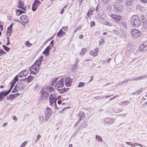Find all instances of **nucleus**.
Instances as JSON below:
<instances>
[{
  "instance_id": "nucleus-24",
  "label": "nucleus",
  "mask_w": 147,
  "mask_h": 147,
  "mask_svg": "<svg viewBox=\"0 0 147 147\" xmlns=\"http://www.w3.org/2000/svg\"><path fill=\"white\" fill-rule=\"evenodd\" d=\"M78 116L80 117L79 121L85 118L84 113L82 111H80L78 114Z\"/></svg>"
},
{
  "instance_id": "nucleus-52",
  "label": "nucleus",
  "mask_w": 147,
  "mask_h": 147,
  "mask_svg": "<svg viewBox=\"0 0 147 147\" xmlns=\"http://www.w3.org/2000/svg\"><path fill=\"white\" fill-rule=\"evenodd\" d=\"M13 119L15 121H16L17 119V117L15 116H13Z\"/></svg>"
},
{
  "instance_id": "nucleus-63",
  "label": "nucleus",
  "mask_w": 147,
  "mask_h": 147,
  "mask_svg": "<svg viewBox=\"0 0 147 147\" xmlns=\"http://www.w3.org/2000/svg\"><path fill=\"white\" fill-rule=\"evenodd\" d=\"M136 146V145H135V144H131V145L130 146H131L132 147H134L135 146Z\"/></svg>"
},
{
  "instance_id": "nucleus-14",
  "label": "nucleus",
  "mask_w": 147,
  "mask_h": 147,
  "mask_svg": "<svg viewBox=\"0 0 147 147\" xmlns=\"http://www.w3.org/2000/svg\"><path fill=\"white\" fill-rule=\"evenodd\" d=\"M114 121V119L110 118H106L104 119V122L105 124H111Z\"/></svg>"
},
{
  "instance_id": "nucleus-47",
  "label": "nucleus",
  "mask_w": 147,
  "mask_h": 147,
  "mask_svg": "<svg viewBox=\"0 0 147 147\" xmlns=\"http://www.w3.org/2000/svg\"><path fill=\"white\" fill-rule=\"evenodd\" d=\"M63 29L65 31H66L68 29V27L67 26H63V27L62 29Z\"/></svg>"
},
{
  "instance_id": "nucleus-15",
  "label": "nucleus",
  "mask_w": 147,
  "mask_h": 147,
  "mask_svg": "<svg viewBox=\"0 0 147 147\" xmlns=\"http://www.w3.org/2000/svg\"><path fill=\"white\" fill-rule=\"evenodd\" d=\"M18 7L23 10L26 11V8L24 7V1H20L18 3Z\"/></svg>"
},
{
  "instance_id": "nucleus-42",
  "label": "nucleus",
  "mask_w": 147,
  "mask_h": 147,
  "mask_svg": "<svg viewBox=\"0 0 147 147\" xmlns=\"http://www.w3.org/2000/svg\"><path fill=\"white\" fill-rule=\"evenodd\" d=\"M105 42L103 38H101L99 42V44L101 45L104 43Z\"/></svg>"
},
{
  "instance_id": "nucleus-9",
  "label": "nucleus",
  "mask_w": 147,
  "mask_h": 147,
  "mask_svg": "<svg viewBox=\"0 0 147 147\" xmlns=\"http://www.w3.org/2000/svg\"><path fill=\"white\" fill-rule=\"evenodd\" d=\"M41 3V2L39 1L35 0L32 6V10L34 11H35Z\"/></svg>"
},
{
  "instance_id": "nucleus-45",
  "label": "nucleus",
  "mask_w": 147,
  "mask_h": 147,
  "mask_svg": "<svg viewBox=\"0 0 147 147\" xmlns=\"http://www.w3.org/2000/svg\"><path fill=\"white\" fill-rule=\"evenodd\" d=\"M41 137V135L40 134H38L37 137H36V141H38L39 140V139Z\"/></svg>"
},
{
  "instance_id": "nucleus-64",
  "label": "nucleus",
  "mask_w": 147,
  "mask_h": 147,
  "mask_svg": "<svg viewBox=\"0 0 147 147\" xmlns=\"http://www.w3.org/2000/svg\"><path fill=\"white\" fill-rule=\"evenodd\" d=\"M140 18L141 19H142V20H144V16L143 15H142L141 16V17H140Z\"/></svg>"
},
{
  "instance_id": "nucleus-18",
  "label": "nucleus",
  "mask_w": 147,
  "mask_h": 147,
  "mask_svg": "<svg viewBox=\"0 0 147 147\" xmlns=\"http://www.w3.org/2000/svg\"><path fill=\"white\" fill-rule=\"evenodd\" d=\"M10 91H3L0 93V100L2 99L3 98L6 96L10 93Z\"/></svg>"
},
{
  "instance_id": "nucleus-59",
  "label": "nucleus",
  "mask_w": 147,
  "mask_h": 147,
  "mask_svg": "<svg viewBox=\"0 0 147 147\" xmlns=\"http://www.w3.org/2000/svg\"><path fill=\"white\" fill-rule=\"evenodd\" d=\"M125 143H127L128 145L131 146L132 143L131 142H126Z\"/></svg>"
},
{
  "instance_id": "nucleus-29",
  "label": "nucleus",
  "mask_w": 147,
  "mask_h": 147,
  "mask_svg": "<svg viewBox=\"0 0 147 147\" xmlns=\"http://www.w3.org/2000/svg\"><path fill=\"white\" fill-rule=\"evenodd\" d=\"M68 89V88H64L62 89H58V91L61 94H62L67 91Z\"/></svg>"
},
{
  "instance_id": "nucleus-55",
  "label": "nucleus",
  "mask_w": 147,
  "mask_h": 147,
  "mask_svg": "<svg viewBox=\"0 0 147 147\" xmlns=\"http://www.w3.org/2000/svg\"><path fill=\"white\" fill-rule=\"evenodd\" d=\"M66 109V107H64L63 109L61 111H59V112L60 113H61L63 111H64Z\"/></svg>"
},
{
  "instance_id": "nucleus-28",
  "label": "nucleus",
  "mask_w": 147,
  "mask_h": 147,
  "mask_svg": "<svg viewBox=\"0 0 147 147\" xmlns=\"http://www.w3.org/2000/svg\"><path fill=\"white\" fill-rule=\"evenodd\" d=\"M143 90V89L142 88H141L138 89V90L136 92H133L132 94V95H134L136 94L137 95H138L139 94L141 93Z\"/></svg>"
},
{
  "instance_id": "nucleus-8",
  "label": "nucleus",
  "mask_w": 147,
  "mask_h": 147,
  "mask_svg": "<svg viewBox=\"0 0 147 147\" xmlns=\"http://www.w3.org/2000/svg\"><path fill=\"white\" fill-rule=\"evenodd\" d=\"M133 49L134 47L133 45L131 44L127 45L126 49V53L128 54H130L132 52Z\"/></svg>"
},
{
  "instance_id": "nucleus-62",
  "label": "nucleus",
  "mask_w": 147,
  "mask_h": 147,
  "mask_svg": "<svg viewBox=\"0 0 147 147\" xmlns=\"http://www.w3.org/2000/svg\"><path fill=\"white\" fill-rule=\"evenodd\" d=\"M136 146V145H135V144H131V145L130 146H131L132 147H134L135 146Z\"/></svg>"
},
{
  "instance_id": "nucleus-56",
  "label": "nucleus",
  "mask_w": 147,
  "mask_h": 147,
  "mask_svg": "<svg viewBox=\"0 0 147 147\" xmlns=\"http://www.w3.org/2000/svg\"><path fill=\"white\" fill-rule=\"evenodd\" d=\"M111 60V58H109L106 60V61L107 62V63H109Z\"/></svg>"
},
{
  "instance_id": "nucleus-34",
  "label": "nucleus",
  "mask_w": 147,
  "mask_h": 147,
  "mask_svg": "<svg viewBox=\"0 0 147 147\" xmlns=\"http://www.w3.org/2000/svg\"><path fill=\"white\" fill-rule=\"evenodd\" d=\"M10 84H11V87L10 88L9 90H8V91H10L9 92H10L11 91V90L13 88V87L15 85V84L16 83H14L13 82H10Z\"/></svg>"
},
{
  "instance_id": "nucleus-32",
  "label": "nucleus",
  "mask_w": 147,
  "mask_h": 147,
  "mask_svg": "<svg viewBox=\"0 0 147 147\" xmlns=\"http://www.w3.org/2000/svg\"><path fill=\"white\" fill-rule=\"evenodd\" d=\"M134 1V0H126L125 1L126 4L128 6L131 5Z\"/></svg>"
},
{
  "instance_id": "nucleus-10",
  "label": "nucleus",
  "mask_w": 147,
  "mask_h": 147,
  "mask_svg": "<svg viewBox=\"0 0 147 147\" xmlns=\"http://www.w3.org/2000/svg\"><path fill=\"white\" fill-rule=\"evenodd\" d=\"M63 86V79L61 78L56 84L55 87L56 89H57L59 88L62 87Z\"/></svg>"
},
{
  "instance_id": "nucleus-2",
  "label": "nucleus",
  "mask_w": 147,
  "mask_h": 147,
  "mask_svg": "<svg viewBox=\"0 0 147 147\" xmlns=\"http://www.w3.org/2000/svg\"><path fill=\"white\" fill-rule=\"evenodd\" d=\"M60 96H59L58 97H57V93L54 92V93H53L50 95L49 97V100L50 104L52 105L53 104V103H55V108L56 109H57V108H56L57 107L56 105V101Z\"/></svg>"
},
{
  "instance_id": "nucleus-57",
  "label": "nucleus",
  "mask_w": 147,
  "mask_h": 147,
  "mask_svg": "<svg viewBox=\"0 0 147 147\" xmlns=\"http://www.w3.org/2000/svg\"><path fill=\"white\" fill-rule=\"evenodd\" d=\"M105 23L106 25H107L109 26H111V24L109 22H106Z\"/></svg>"
},
{
  "instance_id": "nucleus-3",
  "label": "nucleus",
  "mask_w": 147,
  "mask_h": 147,
  "mask_svg": "<svg viewBox=\"0 0 147 147\" xmlns=\"http://www.w3.org/2000/svg\"><path fill=\"white\" fill-rule=\"evenodd\" d=\"M131 34L133 38H137L141 35V32L138 29H134L131 31Z\"/></svg>"
},
{
  "instance_id": "nucleus-4",
  "label": "nucleus",
  "mask_w": 147,
  "mask_h": 147,
  "mask_svg": "<svg viewBox=\"0 0 147 147\" xmlns=\"http://www.w3.org/2000/svg\"><path fill=\"white\" fill-rule=\"evenodd\" d=\"M114 10L117 13L121 11L123 9V6L119 3H115L113 6Z\"/></svg>"
},
{
  "instance_id": "nucleus-27",
  "label": "nucleus",
  "mask_w": 147,
  "mask_h": 147,
  "mask_svg": "<svg viewBox=\"0 0 147 147\" xmlns=\"http://www.w3.org/2000/svg\"><path fill=\"white\" fill-rule=\"evenodd\" d=\"M16 15L18 16H20L21 14L23 13H25V11H24L20 10V9H17L16 10Z\"/></svg>"
},
{
  "instance_id": "nucleus-36",
  "label": "nucleus",
  "mask_w": 147,
  "mask_h": 147,
  "mask_svg": "<svg viewBox=\"0 0 147 147\" xmlns=\"http://www.w3.org/2000/svg\"><path fill=\"white\" fill-rule=\"evenodd\" d=\"M87 50L86 49H82L81 51V52L80 53V54L81 55H84L85 53L86 52Z\"/></svg>"
},
{
  "instance_id": "nucleus-48",
  "label": "nucleus",
  "mask_w": 147,
  "mask_h": 147,
  "mask_svg": "<svg viewBox=\"0 0 147 147\" xmlns=\"http://www.w3.org/2000/svg\"><path fill=\"white\" fill-rule=\"evenodd\" d=\"M103 14V13H99L97 14L99 18H101V16Z\"/></svg>"
},
{
  "instance_id": "nucleus-37",
  "label": "nucleus",
  "mask_w": 147,
  "mask_h": 147,
  "mask_svg": "<svg viewBox=\"0 0 147 147\" xmlns=\"http://www.w3.org/2000/svg\"><path fill=\"white\" fill-rule=\"evenodd\" d=\"M26 45L28 47H30L32 45V44L30 43V42L28 41H26L25 43Z\"/></svg>"
},
{
  "instance_id": "nucleus-23",
  "label": "nucleus",
  "mask_w": 147,
  "mask_h": 147,
  "mask_svg": "<svg viewBox=\"0 0 147 147\" xmlns=\"http://www.w3.org/2000/svg\"><path fill=\"white\" fill-rule=\"evenodd\" d=\"M19 95L20 94H18V93L13 94H10L8 96H7V99L8 100H13L16 97Z\"/></svg>"
},
{
  "instance_id": "nucleus-20",
  "label": "nucleus",
  "mask_w": 147,
  "mask_h": 147,
  "mask_svg": "<svg viewBox=\"0 0 147 147\" xmlns=\"http://www.w3.org/2000/svg\"><path fill=\"white\" fill-rule=\"evenodd\" d=\"M45 114L47 117H50L52 114L51 109L50 108H47Z\"/></svg>"
},
{
  "instance_id": "nucleus-39",
  "label": "nucleus",
  "mask_w": 147,
  "mask_h": 147,
  "mask_svg": "<svg viewBox=\"0 0 147 147\" xmlns=\"http://www.w3.org/2000/svg\"><path fill=\"white\" fill-rule=\"evenodd\" d=\"M18 80V76H16L14 78V79L12 80V82L14 83H16V82Z\"/></svg>"
},
{
  "instance_id": "nucleus-61",
  "label": "nucleus",
  "mask_w": 147,
  "mask_h": 147,
  "mask_svg": "<svg viewBox=\"0 0 147 147\" xmlns=\"http://www.w3.org/2000/svg\"><path fill=\"white\" fill-rule=\"evenodd\" d=\"M7 38H8V40H7V43L6 44L7 45H8L10 44V42L9 41V40H8V37H7Z\"/></svg>"
},
{
  "instance_id": "nucleus-5",
  "label": "nucleus",
  "mask_w": 147,
  "mask_h": 147,
  "mask_svg": "<svg viewBox=\"0 0 147 147\" xmlns=\"http://www.w3.org/2000/svg\"><path fill=\"white\" fill-rule=\"evenodd\" d=\"M41 64L37 61H36L34 64L31 66L30 69L34 70V71L38 72L39 70V67Z\"/></svg>"
},
{
  "instance_id": "nucleus-19",
  "label": "nucleus",
  "mask_w": 147,
  "mask_h": 147,
  "mask_svg": "<svg viewBox=\"0 0 147 147\" xmlns=\"http://www.w3.org/2000/svg\"><path fill=\"white\" fill-rule=\"evenodd\" d=\"M42 98L43 99H45L48 97L49 94L46 91H43L41 92Z\"/></svg>"
},
{
  "instance_id": "nucleus-30",
  "label": "nucleus",
  "mask_w": 147,
  "mask_h": 147,
  "mask_svg": "<svg viewBox=\"0 0 147 147\" xmlns=\"http://www.w3.org/2000/svg\"><path fill=\"white\" fill-rule=\"evenodd\" d=\"M120 25L125 29H127V24L125 21H121L120 22Z\"/></svg>"
},
{
  "instance_id": "nucleus-43",
  "label": "nucleus",
  "mask_w": 147,
  "mask_h": 147,
  "mask_svg": "<svg viewBox=\"0 0 147 147\" xmlns=\"http://www.w3.org/2000/svg\"><path fill=\"white\" fill-rule=\"evenodd\" d=\"M6 52H5L4 51L2 50H0V56L1 55H2L5 54Z\"/></svg>"
},
{
  "instance_id": "nucleus-11",
  "label": "nucleus",
  "mask_w": 147,
  "mask_h": 147,
  "mask_svg": "<svg viewBox=\"0 0 147 147\" xmlns=\"http://www.w3.org/2000/svg\"><path fill=\"white\" fill-rule=\"evenodd\" d=\"M72 80L70 77H68L65 78V84L67 86H69L71 85Z\"/></svg>"
},
{
  "instance_id": "nucleus-60",
  "label": "nucleus",
  "mask_w": 147,
  "mask_h": 147,
  "mask_svg": "<svg viewBox=\"0 0 147 147\" xmlns=\"http://www.w3.org/2000/svg\"><path fill=\"white\" fill-rule=\"evenodd\" d=\"M64 8H63L61 10V14H63V13L64 12Z\"/></svg>"
},
{
  "instance_id": "nucleus-7",
  "label": "nucleus",
  "mask_w": 147,
  "mask_h": 147,
  "mask_svg": "<svg viewBox=\"0 0 147 147\" xmlns=\"http://www.w3.org/2000/svg\"><path fill=\"white\" fill-rule=\"evenodd\" d=\"M139 50L143 52L147 50V40L144 41L142 45L140 46Z\"/></svg>"
},
{
  "instance_id": "nucleus-16",
  "label": "nucleus",
  "mask_w": 147,
  "mask_h": 147,
  "mask_svg": "<svg viewBox=\"0 0 147 147\" xmlns=\"http://www.w3.org/2000/svg\"><path fill=\"white\" fill-rule=\"evenodd\" d=\"M20 20L24 23H28V20L27 17L25 15H22L20 18Z\"/></svg>"
},
{
  "instance_id": "nucleus-31",
  "label": "nucleus",
  "mask_w": 147,
  "mask_h": 147,
  "mask_svg": "<svg viewBox=\"0 0 147 147\" xmlns=\"http://www.w3.org/2000/svg\"><path fill=\"white\" fill-rule=\"evenodd\" d=\"M99 50V48H96L94 49V51H92V56L94 57L96 56L98 54Z\"/></svg>"
},
{
  "instance_id": "nucleus-53",
  "label": "nucleus",
  "mask_w": 147,
  "mask_h": 147,
  "mask_svg": "<svg viewBox=\"0 0 147 147\" xmlns=\"http://www.w3.org/2000/svg\"><path fill=\"white\" fill-rule=\"evenodd\" d=\"M142 2L143 3H147V0H141Z\"/></svg>"
},
{
  "instance_id": "nucleus-51",
  "label": "nucleus",
  "mask_w": 147,
  "mask_h": 147,
  "mask_svg": "<svg viewBox=\"0 0 147 147\" xmlns=\"http://www.w3.org/2000/svg\"><path fill=\"white\" fill-rule=\"evenodd\" d=\"M83 37L84 36L82 34H80L79 36V37L80 39H82L83 38Z\"/></svg>"
},
{
  "instance_id": "nucleus-46",
  "label": "nucleus",
  "mask_w": 147,
  "mask_h": 147,
  "mask_svg": "<svg viewBox=\"0 0 147 147\" xmlns=\"http://www.w3.org/2000/svg\"><path fill=\"white\" fill-rule=\"evenodd\" d=\"M103 2L105 3H109L111 1V0H103Z\"/></svg>"
},
{
  "instance_id": "nucleus-25",
  "label": "nucleus",
  "mask_w": 147,
  "mask_h": 147,
  "mask_svg": "<svg viewBox=\"0 0 147 147\" xmlns=\"http://www.w3.org/2000/svg\"><path fill=\"white\" fill-rule=\"evenodd\" d=\"M49 92H55V90L54 88L50 86H47L45 88Z\"/></svg>"
},
{
  "instance_id": "nucleus-41",
  "label": "nucleus",
  "mask_w": 147,
  "mask_h": 147,
  "mask_svg": "<svg viewBox=\"0 0 147 147\" xmlns=\"http://www.w3.org/2000/svg\"><path fill=\"white\" fill-rule=\"evenodd\" d=\"M85 85L84 83L83 82H80L79 83V84L78 85V86L79 87H80L84 86Z\"/></svg>"
},
{
  "instance_id": "nucleus-44",
  "label": "nucleus",
  "mask_w": 147,
  "mask_h": 147,
  "mask_svg": "<svg viewBox=\"0 0 147 147\" xmlns=\"http://www.w3.org/2000/svg\"><path fill=\"white\" fill-rule=\"evenodd\" d=\"M113 32L116 34H119L120 32L118 30H113Z\"/></svg>"
},
{
  "instance_id": "nucleus-21",
  "label": "nucleus",
  "mask_w": 147,
  "mask_h": 147,
  "mask_svg": "<svg viewBox=\"0 0 147 147\" xmlns=\"http://www.w3.org/2000/svg\"><path fill=\"white\" fill-rule=\"evenodd\" d=\"M28 71L26 70L20 72L19 76L21 77H26L28 75Z\"/></svg>"
},
{
  "instance_id": "nucleus-33",
  "label": "nucleus",
  "mask_w": 147,
  "mask_h": 147,
  "mask_svg": "<svg viewBox=\"0 0 147 147\" xmlns=\"http://www.w3.org/2000/svg\"><path fill=\"white\" fill-rule=\"evenodd\" d=\"M96 140L98 141H100L101 142H102V138L99 136L98 135H96Z\"/></svg>"
},
{
  "instance_id": "nucleus-35",
  "label": "nucleus",
  "mask_w": 147,
  "mask_h": 147,
  "mask_svg": "<svg viewBox=\"0 0 147 147\" xmlns=\"http://www.w3.org/2000/svg\"><path fill=\"white\" fill-rule=\"evenodd\" d=\"M43 59V56H41L39 57V59L36 61H37L38 63H40L41 64L42 61Z\"/></svg>"
},
{
  "instance_id": "nucleus-17",
  "label": "nucleus",
  "mask_w": 147,
  "mask_h": 147,
  "mask_svg": "<svg viewBox=\"0 0 147 147\" xmlns=\"http://www.w3.org/2000/svg\"><path fill=\"white\" fill-rule=\"evenodd\" d=\"M13 25V24H12L8 28L6 33L7 36H10L11 35Z\"/></svg>"
},
{
  "instance_id": "nucleus-6",
  "label": "nucleus",
  "mask_w": 147,
  "mask_h": 147,
  "mask_svg": "<svg viewBox=\"0 0 147 147\" xmlns=\"http://www.w3.org/2000/svg\"><path fill=\"white\" fill-rule=\"evenodd\" d=\"M34 77L33 76H29L28 78L22 80V84L26 85L31 82L32 81Z\"/></svg>"
},
{
  "instance_id": "nucleus-58",
  "label": "nucleus",
  "mask_w": 147,
  "mask_h": 147,
  "mask_svg": "<svg viewBox=\"0 0 147 147\" xmlns=\"http://www.w3.org/2000/svg\"><path fill=\"white\" fill-rule=\"evenodd\" d=\"M123 83H126L128 81V80H126V79L125 80H124L123 81Z\"/></svg>"
},
{
  "instance_id": "nucleus-49",
  "label": "nucleus",
  "mask_w": 147,
  "mask_h": 147,
  "mask_svg": "<svg viewBox=\"0 0 147 147\" xmlns=\"http://www.w3.org/2000/svg\"><path fill=\"white\" fill-rule=\"evenodd\" d=\"M118 95H115V96H113V97L111 98L110 100H112L113 99H115L116 97H118Z\"/></svg>"
},
{
  "instance_id": "nucleus-1",
  "label": "nucleus",
  "mask_w": 147,
  "mask_h": 147,
  "mask_svg": "<svg viewBox=\"0 0 147 147\" xmlns=\"http://www.w3.org/2000/svg\"><path fill=\"white\" fill-rule=\"evenodd\" d=\"M130 22L133 26L135 27L139 26L141 24L139 17L136 15H133L131 17Z\"/></svg>"
},
{
  "instance_id": "nucleus-54",
  "label": "nucleus",
  "mask_w": 147,
  "mask_h": 147,
  "mask_svg": "<svg viewBox=\"0 0 147 147\" xmlns=\"http://www.w3.org/2000/svg\"><path fill=\"white\" fill-rule=\"evenodd\" d=\"M53 43H54L53 40H51V45H52V46L51 47V48H52L53 47Z\"/></svg>"
},
{
  "instance_id": "nucleus-22",
  "label": "nucleus",
  "mask_w": 147,
  "mask_h": 147,
  "mask_svg": "<svg viewBox=\"0 0 147 147\" xmlns=\"http://www.w3.org/2000/svg\"><path fill=\"white\" fill-rule=\"evenodd\" d=\"M147 77V76L145 75H142L141 76H139L132 78V80L134 81H138L142 79H144L145 78Z\"/></svg>"
},
{
  "instance_id": "nucleus-26",
  "label": "nucleus",
  "mask_w": 147,
  "mask_h": 147,
  "mask_svg": "<svg viewBox=\"0 0 147 147\" xmlns=\"http://www.w3.org/2000/svg\"><path fill=\"white\" fill-rule=\"evenodd\" d=\"M65 34V32H63L62 30V29L59 30V32L57 33V36L59 37H60L61 36L64 35Z\"/></svg>"
},
{
  "instance_id": "nucleus-12",
  "label": "nucleus",
  "mask_w": 147,
  "mask_h": 147,
  "mask_svg": "<svg viewBox=\"0 0 147 147\" xmlns=\"http://www.w3.org/2000/svg\"><path fill=\"white\" fill-rule=\"evenodd\" d=\"M111 16L116 21H119L121 20V16L119 15H117L115 14H112Z\"/></svg>"
},
{
  "instance_id": "nucleus-38",
  "label": "nucleus",
  "mask_w": 147,
  "mask_h": 147,
  "mask_svg": "<svg viewBox=\"0 0 147 147\" xmlns=\"http://www.w3.org/2000/svg\"><path fill=\"white\" fill-rule=\"evenodd\" d=\"M3 47L4 48V49L5 50V51L7 52H9L10 50V48L7 47L6 46L3 45Z\"/></svg>"
},
{
  "instance_id": "nucleus-40",
  "label": "nucleus",
  "mask_w": 147,
  "mask_h": 147,
  "mask_svg": "<svg viewBox=\"0 0 147 147\" xmlns=\"http://www.w3.org/2000/svg\"><path fill=\"white\" fill-rule=\"evenodd\" d=\"M27 142H27V141H25L21 145L20 147H25L26 146V144H27Z\"/></svg>"
},
{
  "instance_id": "nucleus-13",
  "label": "nucleus",
  "mask_w": 147,
  "mask_h": 147,
  "mask_svg": "<svg viewBox=\"0 0 147 147\" xmlns=\"http://www.w3.org/2000/svg\"><path fill=\"white\" fill-rule=\"evenodd\" d=\"M51 49L50 46H48L43 52V54L45 55V56H48L49 55V51Z\"/></svg>"
},
{
  "instance_id": "nucleus-50",
  "label": "nucleus",
  "mask_w": 147,
  "mask_h": 147,
  "mask_svg": "<svg viewBox=\"0 0 147 147\" xmlns=\"http://www.w3.org/2000/svg\"><path fill=\"white\" fill-rule=\"evenodd\" d=\"M92 12V11L91 10H89L87 13V15L88 16H89L90 15H91V13Z\"/></svg>"
}]
</instances>
